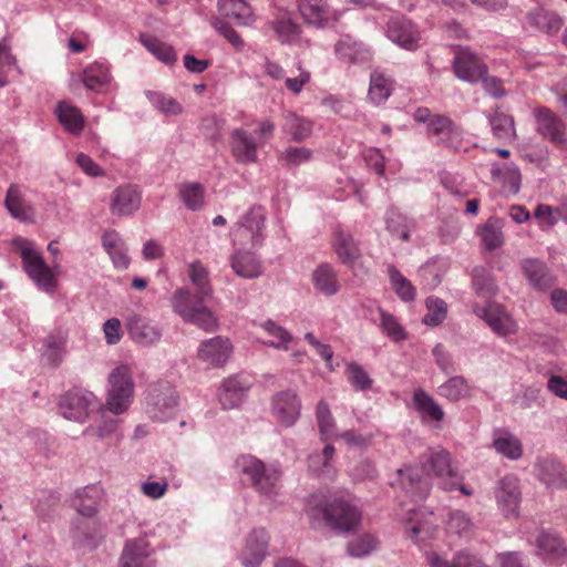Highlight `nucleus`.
<instances>
[{
	"instance_id": "18",
	"label": "nucleus",
	"mask_w": 567,
	"mask_h": 567,
	"mask_svg": "<svg viewBox=\"0 0 567 567\" xmlns=\"http://www.w3.org/2000/svg\"><path fill=\"white\" fill-rule=\"evenodd\" d=\"M388 38L405 50H415L420 45V32L416 27L403 17H393L388 23Z\"/></svg>"
},
{
	"instance_id": "20",
	"label": "nucleus",
	"mask_w": 567,
	"mask_h": 567,
	"mask_svg": "<svg viewBox=\"0 0 567 567\" xmlns=\"http://www.w3.org/2000/svg\"><path fill=\"white\" fill-rule=\"evenodd\" d=\"M142 194L135 185H123L115 188L111 195L110 209L113 215L130 216L138 210Z\"/></svg>"
},
{
	"instance_id": "1",
	"label": "nucleus",
	"mask_w": 567,
	"mask_h": 567,
	"mask_svg": "<svg viewBox=\"0 0 567 567\" xmlns=\"http://www.w3.org/2000/svg\"><path fill=\"white\" fill-rule=\"evenodd\" d=\"M421 470L408 466L398 470L402 487L413 496L424 498L432 485L431 477L439 480L444 491L458 485V472L452 466L451 454L444 449H431L421 456Z\"/></svg>"
},
{
	"instance_id": "43",
	"label": "nucleus",
	"mask_w": 567,
	"mask_h": 567,
	"mask_svg": "<svg viewBox=\"0 0 567 567\" xmlns=\"http://www.w3.org/2000/svg\"><path fill=\"white\" fill-rule=\"evenodd\" d=\"M140 41L145 47V49L161 62L167 65L175 63L176 53L172 45L161 41L154 35L145 33L140 35Z\"/></svg>"
},
{
	"instance_id": "25",
	"label": "nucleus",
	"mask_w": 567,
	"mask_h": 567,
	"mask_svg": "<svg viewBox=\"0 0 567 567\" xmlns=\"http://www.w3.org/2000/svg\"><path fill=\"white\" fill-rule=\"evenodd\" d=\"M332 248L338 259L348 267H353L360 259L361 251L350 233L342 229L334 231L332 237Z\"/></svg>"
},
{
	"instance_id": "60",
	"label": "nucleus",
	"mask_w": 567,
	"mask_h": 567,
	"mask_svg": "<svg viewBox=\"0 0 567 567\" xmlns=\"http://www.w3.org/2000/svg\"><path fill=\"white\" fill-rule=\"evenodd\" d=\"M151 101L156 109L166 115H177L183 111L182 105L175 99L162 93H152Z\"/></svg>"
},
{
	"instance_id": "10",
	"label": "nucleus",
	"mask_w": 567,
	"mask_h": 567,
	"mask_svg": "<svg viewBox=\"0 0 567 567\" xmlns=\"http://www.w3.org/2000/svg\"><path fill=\"white\" fill-rule=\"evenodd\" d=\"M404 526L409 538L421 546L433 536L437 522L431 511L409 508L408 516L404 518Z\"/></svg>"
},
{
	"instance_id": "24",
	"label": "nucleus",
	"mask_w": 567,
	"mask_h": 567,
	"mask_svg": "<svg viewBox=\"0 0 567 567\" xmlns=\"http://www.w3.org/2000/svg\"><path fill=\"white\" fill-rule=\"evenodd\" d=\"M102 247L117 270H125L131 264L127 247L122 236L114 229L106 230L102 236Z\"/></svg>"
},
{
	"instance_id": "63",
	"label": "nucleus",
	"mask_w": 567,
	"mask_h": 567,
	"mask_svg": "<svg viewBox=\"0 0 567 567\" xmlns=\"http://www.w3.org/2000/svg\"><path fill=\"white\" fill-rule=\"evenodd\" d=\"M75 162L87 176L99 177L105 175L104 169L97 163H95L90 156L83 153H79L76 155Z\"/></svg>"
},
{
	"instance_id": "57",
	"label": "nucleus",
	"mask_w": 567,
	"mask_h": 567,
	"mask_svg": "<svg viewBox=\"0 0 567 567\" xmlns=\"http://www.w3.org/2000/svg\"><path fill=\"white\" fill-rule=\"evenodd\" d=\"M179 194L186 207L192 210L199 209L204 204V187L198 183L182 185Z\"/></svg>"
},
{
	"instance_id": "50",
	"label": "nucleus",
	"mask_w": 567,
	"mask_h": 567,
	"mask_svg": "<svg viewBox=\"0 0 567 567\" xmlns=\"http://www.w3.org/2000/svg\"><path fill=\"white\" fill-rule=\"evenodd\" d=\"M317 421L319 432L323 441L336 437V423L331 414L330 408L326 401H320L317 405Z\"/></svg>"
},
{
	"instance_id": "38",
	"label": "nucleus",
	"mask_w": 567,
	"mask_h": 567,
	"mask_svg": "<svg viewBox=\"0 0 567 567\" xmlns=\"http://www.w3.org/2000/svg\"><path fill=\"white\" fill-rule=\"evenodd\" d=\"M426 561L431 567H488L480 558L466 551H458L453 561H449L439 554H426Z\"/></svg>"
},
{
	"instance_id": "37",
	"label": "nucleus",
	"mask_w": 567,
	"mask_h": 567,
	"mask_svg": "<svg viewBox=\"0 0 567 567\" xmlns=\"http://www.w3.org/2000/svg\"><path fill=\"white\" fill-rule=\"evenodd\" d=\"M493 447L498 454L513 461L519 460L523 455L520 440L507 431H501L495 434Z\"/></svg>"
},
{
	"instance_id": "44",
	"label": "nucleus",
	"mask_w": 567,
	"mask_h": 567,
	"mask_svg": "<svg viewBox=\"0 0 567 567\" xmlns=\"http://www.w3.org/2000/svg\"><path fill=\"white\" fill-rule=\"evenodd\" d=\"M477 233L487 250H495L504 243L503 224L498 218H488Z\"/></svg>"
},
{
	"instance_id": "30",
	"label": "nucleus",
	"mask_w": 567,
	"mask_h": 567,
	"mask_svg": "<svg viewBox=\"0 0 567 567\" xmlns=\"http://www.w3.org/2000/svg\"><path fill=\"white\" fill-rule=\"evenodd\" d=\"M393 89L394 81L391 76L378 69L371 72L368 97L373 104L384 103L392 94Z\"/></svg>"
},
{
	"instance_id": "2",
	"label": "nucleus",
	"mask_w": 567,
	"mask_h": 567,
	"mask_svg": "<svg viewBox=\"0 0 567 567\" xmlns=\"http://www.w3.org/2000/svg\"><path fill=\"white\" fill-rule=\"evenodd\" d=\"M188 276L196 293L192 295L184 288L177 289L172 299L173 308L185 321L207 332L214 331L217 328V319L205 305L213 292L209 272L200 261H194L188 267Z\"/></svg>"
},
{
	"instance_id": "48",
	"label": "nucleus",
	"mask_w": 567,
	"mask_h": 567,
	"mask_svg": "<svg viewBox=\"0 0 567 567\" xmlns=\"http://www.w3.org/2000/svg\"><path fill=\"white\" fill-rule=\"evenodd\" d=\"M261 328L269 337H271L269 341L265 342L266 344L276 349H289L288 344L291 342L292 336L285 328L272 320L262 322Z\"/></svg>"
},
{
	"instance_id": "11",
	"label": "nucleus",
	"mask_w": 567,
	"mask_h": 567,
	"mask_svg": "<svg viewBox=\"0 0 567 567\" xmlns=\"http://www.w3.org/2000/svg\"><path fill=\"white\" fill-rule=\"evenodd\" d=\"M494 495L499 511L505 517H517L522 501L519 481L513 475L501 478L494 488Z\"/></svg>"
},
{
	"instance_id": "36",
	"label": "nucleus",
	"mask_w": 567,
	"mask_h": 567,
	"mask_svg": "<svg viewBox=\"0 0 567 567\" xmlns=\"http://www.w3.org/2000/svg\"><path fill=\"white\" fill-rule=\"evenodd\" d=\"M315 288L324 296H333L339 291L338 275L329 264L317 267L312 275Z\"/></svg>"
},
{
	"instance_id": "33",
	"label": "nucleus",
	"mask_w": 567,
	"mask_h": 567,
	"mask_svg": "<svg viewBox=\"0 0 567 567\" xmlns=\"http://www.w3.org/2000/svg\"><path fill=\"white\" fill-rule=\"evenodd\" d=\"M218 10L237 25H249L254 21L251 9L244 0H218Z\"/></svg>"
},
{
	"instance_id": "26",
	"label": "nucleus",
	"mask_w": 567,
	"mask_h": 567,
	"mask_svg": "<svg viewBox=\"0 0 567 567\" xmlns=\"http://www.w3.org/2000/svg\"><path fill=\"white\" fill-rule=\"evenodd\" d=\"M121 567H155L150 559L148 545L143 539L126 542L122 556Z\"/></svg>"
},
{
	"instance_id": "64",
	"label": "nucleus",
	"mask_w": 567,
	"mask_h": 567,
	"mask_svg": "<svg viewBox=\"0 0 567 567\" xmlns=\"http://www.w3.org/2000/svg\"><path fill=\"white\" fill-rule=\"evenodd\" d=\"M215 29L221 34L224 38L228 40L236 49L240 50L244 48V40L240 35L226 22L216 19L214 22Z\"/></svg>"
},
{
	"instance_id": "51",
	"label": "nucleus",
	"mask_w": 567,
	"mask_h": 567,
	"mask_svg": "<svg viewBox=\"0 0 567 567\" xmlns=\"http://www.w3.org/2000/svg\"><path fill=\"white\" fill-rule=\"evenodd\" d=\"M274 29L281 42H292L300 34V25L297 24L287 12L277 17Z\"/></svg>"
},
{
	"instance_id": "32",
	"label": "nucleus",
	"mask_w": 567,
	"mask_h": 567,
	"mask_svg": "<svg viewBox=\"0 0 567 567\" xmlns=\"http://www.w3.org/2000/svg\"><path fill=\"white\" fill-rule=\"evenodd\" d=\"M101 408L96 395L85 389H73V420L83 422L92 412Z\"/></svg>"
},
{
	"instance_id": "16",
	"label": "nucleus",
	"mask_w": 567,
	"mask_h": 567,
	"mask_svg": "<svg viewBox=\"0 0 567 567\" xmlns=\"http://www.w3.org/2000/svg\"><path fill=\"white\" fill-rule=\"evenodd\" d=\"M233 346L229 339L217 336L200 343L197 357L207 367H223L230 357Z\"/></svg>"
},
{
	"instance_id": "55",
	"label": "nucleus",
	"mask_w": 567,
	"mask_h": 567,
	"mask_svg": "<svg viewBox=\"0 0 567 567\" xmlns=\"http://www.w3.org/2000/svg\"><path fill=\"white\" fill-rule=\"evenodd\" d=\"M346 375L350 384L357 391H365L371 388L373 380L368 372L358 363L349 362L346 367Z\"/></svg>"
},
{
	"instance_id": "53",
	"label": "nucleus",
	"mask_w": 567,
	"mask_h": 567,
	"mask_svg": "<svg viewBox=\"0 0 567 567\" xmlns=\"http://www.w3.org/2000/svg\"><path fill=\"white\" fill-rule=\"evenodd\" d=\"M379 546L378 539L371 534H363L353 538L348 544V554L361 558L370 555Z\"/></svg>"
},
{
	"instance_id": "8",
	"label": "nucleus",
	"mask_w": 567,
	"mask_h": 567,
	"mask_svg": "<svg viewBox=\"0 0 567 567\" xmlns=\"http://www.w3.org/2000/svg\"><path fill=\"white\" fill-rule=\"evenodd\" d=\"M177 400L176 391L167 382L151 386L147 395L150 417L159 422L168 420L177 406Z\"/></svg>"
},
{
	"instance_id": "5",
	"label": "nucleus",
	"mask_w": 567,
	"mask_h": 567,
	"mask_svg": "<svg viewBox=\"0 0 567 567\" xmlns=\"http://www.w3.org/2000/svg\"><path fill=\"white\" fill-rule=\"evenodd\" d=\"M12 247L20 255L25 272L35 285L47 292L53 291L56 288L55 266L50 267L34 244L22 237L14 238Z\"/></svg>"
},
{
	"instance_id": "61",
	"label": "nucleus",
	"mask_w": 567,
	"mask_h": 567,
	"mask_svg": "<svg viewBox=\"0 0 567 567\" xmlns=\"http://www.w3.org/2000/svg\"><path fill=\"white\" fill-rule=\"evenodd\" d=\"M311 155L312 153L309 148L288 147L285 152L281 153L280 159L284 161L287 165L298 166L310 161Z\"/></svg>"
},
{
	"instance_id": "46",
	"label": "nucleus",
	"mask_w": 567,
	"mask_h": 567,
	"mask_svg": "<svg viewBox=\"0 0 567 567\" xmlns=\"http://www.w3.org/2000/svg\"><path fill=\"white\" fill-rule=\"evenodd\" d=\"M489 124L494 136L499 141L511 142L516 135L513 117L503 112L495 111L489 117Z\"/></svg>"
},
{
	"instance_id": "27",
	"label": "nucleus",
	"mask_w": 567,
	"mask_h": 567,
	"mask_svg": "<svg viewBox=\"0 0 567 567\" xmlns=\"http://www.w3.org/2000/svg\"><path fill=\"white\" fill-rule=\"evenodd\" d=\"M520 269L533 288L543 290L551 286L553 279L550 272L542 260L537 258H526L522 260Z\"/></svg>"
},
{
	"instance_id": "62",
	"label": "nucleus",
	"mask_w": 567,
	"mask_h": 567,
	"mask_svg": "<svg viewBox=\"0 0 567 567\" xmlns=\"http://www.w3.org/2000/svg\"><path fill=\"white\" fill-rule=\"evenodd\" d=\"M447 528L458 535L465 534L471 528V520L465 513L461 511L452 512L449 516Z\"/></svg>"
},
{
	"instance_id": "34",
	"label": "nucleus",
	"mask_w": 567,
	"mask_h": 567,
	"mask_svg": "<svg viewBox=\"0 0 567 567\" xmlns=\"http://www.w3.org/2000/svg\"><path fill=\"white\" fill-rule=\"evenodd\" d=\"M230 265L234 271L247 279H252L261 274V264L250 251H237L231 256Z\"/></svg>"
},
{
	"instance_id": "4",
	"label": "nucleus",
	"mask_w": 567,
	"mask_h": 567,
	"mask_svg": "<svg viewBox=\"0 0 567 567\" xmlns=\"http://www.w3.org/2000/svg\"><path fill=\"white\" fill-rule=\"evenodd\" d=\"M135 383L127 364L115 367L107 377V388L103 406L113 415H122L130 410L134 400Z\"/></svg>"
},
{
	"instance_id": "41",
	"label": "nucleus",
	"mask_w": 567,
	"mask_h": 567,
	"mask_svg": "<svg viewBox=\"0 0 567 567\" xmlns=\"http://www.w3.org/2000/svg\"><path fill=\"white\" fill-rule=\"evenodd\" d=\"M437 393L452 402L467 399L472 394V386L461 375L452 377L439 386Z\"/></svg>"
},
{
	"instance_id": "56",
	"label": "nucleus",
	"mask_w": 567,
	"mask_h": 567,
	"mask_svg": "<svg viewBox=\"0 0 567 567\" xmlns=\"http://www.w3.org/2000/svg\"><path fill=\"white\" fill-rule=\"evenodd\" d=\"M380 327L382 331L394 342L406 338V331L393 315L380 310Z\"/></svg>"
},
{
	"instance_id": "19",
	"label": "nucleus",
	"mask_w": 567,
	"mask_h": 567,
	"mask_svg": "<svg viewBox=\"0 0 567 567\" xmlns=\"http://www.w3.org/2000/svg\"><path fill=\"white\" fill-rule=\"evenodd\" d=\"M229 147L234 159L238 164L256 163L258 159L259 144L244 128H236L230 133Z\"/></svg>"
},
{
	"instance_id": "7",
	"label": "nucleus",
	"mask_w": 567,
	"mask_h": 567,
	"mask_svg": "<svg viewBox=\"0 0 567 567\" xmlns=\"http://www.w3.org/2000/svg\"><path fill=\"white\" fill-rule=\"evenodd\" d=\"M413 117L416 122L427 124V135L436 138V143L454 150L460 148L463 132L450 117L432 114L426 107L416 109Z\"/></svg>"
},
{
	"instance_id": "42",
	"label": "nucleus",
	"mask_w": 567,
	"mask_h": 567,
	"mask_svg": "<svg viewBox=\"0 0 567 567\" xmlns=\"http://www.w3.org/2000/svg\"><path fill=\"white\" fill-rule=\"evenodd\" d=\"M245 396V386L237 377L224 381L219 392V401L225 409L238 406Z\"/></svg>"
},
{
	"instance_id": "45",
	"label": "nucleus",
	"mask_w": 567,
	"mask_h": 567,
	"mask_svg": "<svg viewBox=\"0 0 567 567\" xmlns=\"http://www.w3.org/2000/svg\"><path fill=\"white\" fill-rule=\"evenodd\" d=\"M413 402L415 409L423 415L424 419L439 422L443 420V410L424 390L419 389L414 392Z\"/></svg>"
},
{
	"instance_id": "17",
	"label": "nucleus",
	"mask_w": 567,
	"mask_h": 567,
	"mask_svg": "<svg viewBox=\"0 0 567 567\" xmlns=\"http://www.w3.org/2000/svg\"><path fill=\"white\" fill-rule=\"evenodd\" d=\"M301 402L297 393L286 390L277 393L272 399V414L284 426H291L300 416Z\"/></svg>"
},
{
	"instance_id": "47",
	"label": "nucleus",
	"mask_w": 567,
	"mask_h": 567,
	"mask_svg": "<svg viewBox=\"0 0 567 567\" xmlns=\"http://www.w3.org/2000/svg\"><path fill=\"white\" fill-rule=\"evenodd\" d=\"M284 130L291 135V138L295 142H302L311 135L312 122L308 118L290 113L286 116Z\"/></svg>"
},
{
	"instance_id": "58",
	"label": "nucleus",
	"mask_w": 567,
	"mask_h": 567,
	"mask_svg": "<svg viewBox=\"0 0 567 567\" xmlns=\"http://www.w3.org/2000/svg\"><path fill=\"white\" fill-rule=\"evenodd\" d=\"M473 286L477 293L489 297L495 293L496 287L489 270L485 267H476L473 270Z\"/></svg>"
},
{
	"instance_id": "12",
	"label": "nucleus",
	"mask_w": 567,
	"mask_h": 567,
	"mask_svg": "<svg viewBox=\"0 0 567 567\" xmlns=\"http://www.w3.org/2000/svg\"><path fill=\"white\" fill-rule=\"evenodd\" d=\"M269 535L264 528L252 529L246 537L239 554L245 567H258L267 556Z\"/></svg>"
},
{
	"instance_id": "23",
	"label": "nucleus",
	"mask_w": 567,
	"mask_h": 567,
	"mask_svg": "<svg viewBox=\"0 0 567 567\" xmlns=\"http://www.w3.org/2000/svg\"><path fill=\"white\" fill-rule=\"evenodd\" d=\"M537 555L550 563L561 564L567 558L565 542L553 532L542 530L536 540Z\"/></svg>"
},
{
	"instance_id": "22",
	"label": "nucleus",
	"mask_w": 567,
	"mask_h": 567,
	"mask_svg": "<svg viewBox=\"0 0 567 567\" xmlns=\"http://www.w3.org/2000/svg\"><path fill=\"white\" fill-rule=\"evenodd\" d=\"M298 9L306 23L318 28L338 20L337 12L326 0H299Z\"/></svg>"
},
{
	"instance_id": "15",
	"label": "nucleus",
	"mask_w": 567,
	"mask_h": 567,
	"mask_svg": "<svg viewBox=\"0 0 567 567\" xmlns=\"http://www.w3.org/2000/svg\"><path fill=\"white\" fill-rule=\"evenodd\" d=\"M474 312L483 318L498 336L505 337L513 334L517 330L516 322L502 305L489 303L486 307L476 306Z\"/></svg>"
},
{
	"instance_id": "52",
	"label": "nucleus",
	"mask_w": 567,
	"mask_h": 567,
	"mask_svg": "<svg viewBox=\"0 0 567 567\" xmlns=\"http://www.w3.org/2000/svg\"><path fill=\"white\" fill-rule=\"evenodd\" d=\"M391 286L395 293L403 301H411L415 297V288L395 267L390 266L388 269Z\"/></svg>"
},
{
	"instance_id": "13",
	"label": "nucleus",
	"mask_w": 567,
	"mask_h": 567,
	"mask_svg": "<svg viewBox=\"0 0 567 567\" xmlns=\"http://www.w3.org/2000/svg\"><path fill=\"white\" fill-rule=\"evenodd\" d=\"M537 132L554 145L563 147L566 144L565 123L548 107L539 106L534 111Z\"/></svg>"
},
{
	"instance_id": "28",
	"label": "nucleus",
	"mask_w": 567,
	"mask_h": 567,
	"mask_svg": "<svg viewBox=\"0 0 567 567\" xmlns=\"http://www.w3.org/2000/svg\"><path fill=\"white\" fill-rule=\"evenodd\" d=\"M68 342V331L55 330L50 333L43 343L41 360L48 365H58L64 354Z\"/></svg>"
},
{
	"instance_id": "35",
	"label": "nucleus",
	"mask_w": 567,
	"mask_h": 567,
	"mask_svg": "<svg viewBox=\"0 0 567 567\" xmlns=\"http://www.w3.org/2000/svg\"><path fill=\"white\" fill-rule=\"evenodd\" d=\"M6 206L10 214L20 220H29L33 217L32 206L25 202L22 190L18 185H11L7 192Z\"/></svg>"
},
{
	"instance_id": "39",
	"label": "nucleus",
	"mask_w": 567,
	"mask_h": 567,
	"mask_svg": "<svg viewBox=\"0 0 567 567\" xmlns=\"http://www.w3.org/2000/svg\"><path fill=\"white\" fill-rule=\"evenodd\" d=\"M128 332L134 341L143 346L153 344L161 338L159 331L141 317L131 318Z\"/></svg>"
},
{
	"instance_id": "49",
	"label": "nucleus",
	"mask_w": 567,
	"mask_h": 567,
	"mask_svg": "<svg viewBox=\"0 0 567 567\" xmlns=\"http://www.w3.org/2000/svg\"><path fill=\"white\" fill-rule=\"evenodd\" d=\"M338 58L346 62L358 61L364 52L363 45L354 41L351 37L340 38L334 48Z\"/></svg>"
},
{
	"instance_id": "31",
	"label": "nucleus",
	"mask_w": 567,
	"mask_h": 567,
	"mask_svg": "<svg viewBox=\"0 0 567 567\" xmlns=\"http://www.w3.org/2000/svg\"><path fill=\"white\" fill-rule=\"evenodd\" d=\"M82 81L87 90L103 93L111 82L110 70L104 63L94 62L89 64L83 71Z\"/></svg>"
},
{
	"instance_id": "6",
	"label": "nucleus",
	"mask_w": 567,
	"mask_h": 567,
	"mask_svg": "<svg viewBox=\"0 0 567 567\" xmlns=\"http://www.w3.org/2000/svg\"><path fill=\"white\" fill-rule=\"evenodd\" d=\"M236 465L245 482H248L258 493L276 495L281 472L276 465H266L251 455H243L237 458Z\"/></svg>"
},
{
	"instance_id": "14",
	"label": "nucleus",
	"mask_w": 567,
	"mask_h": 567,
	"mask_svg": "<svg viewBox=\"0 0 567 567\" xmlns=\"http://www.w3.org/2000/svg\"><path fill=\"white\" fill-rule=\"evenodd\" d=\"M453 69L458 79L471 83L483 79L488 70L483 60L467 49L457 51L454 58Z\"/></svg>"
},
{
	"instance_id": "3",
	"label": "nucleus",
	"mask_w": 567,
	"mask_h": 567,
	"mask_svg": "<svg viewBox=\"0 0 567 567\" xmlns=\"http://www.w3.org/2000/svg\"><path fill=\"white\" fill-rule=\"evenodd\" d=\"M308 515L310 518L322 515L328 526L344 533L353 529L361 520V512L343 498L328 501L312 496L308 503Z\"/></svg>"
},
{
	"instance_id": "54",
	"label": "nucleus",
	"mask_w": 567,
	"mask_h": 567,
	"mask_svg": "<svg viewBox=\"0 0 567 567\" xmlns=\"http://www.w3.org/2000/svg\"><path fill=\"white\" fill-rule=\"evenodd\" d=\"M427 312L423 318V322L427 326H439L447 315V305L444 300L431 296L426 299Z\"/></svg>"
},
{
	"instance_id": "29",
	"label": "nucleus",
	"mask_w": 567,
	"mask_h": 567,
	"mask_svg": "<svg viewBox=\"0 0 567 567\" xmlns=\"http://www.w3.org/2000/svg\"><path fill=\"white\" fill-rule=\"evenodd\" d=\"M538 478L550 488L565 486L567 477L563 465L554 458L539 460L537 465Z\"/></svg>"
},
{
	"instance_id": "59",
	"label": "nucleus",
	"mask_w": 567,
	"mask_h": 567,
	"mask_svg": "<svg viewBox=\"0 0 567 567\" xmlns=\"http://www.w3.org/2000/svg\"><path fill=\"white\" fill-rule=\"evenodd\" d=\"M101 412V415H100V420H99V423L95 427V434L100 437V439H105V437H109L111 436L112 434H114L120 424H121V420L118 417H116L117 415H110L109 411L105 410V406H101L100 410Z\"/></svg>"
},
{
	"instance_id": "40",
	"label": "nucleus",
	"mask_w": 567,
	"mask_h": 567,
	"mask_svg": "<svg viewBox=\"0 0 567 567\" xmlns=\"http://www.w3.org/2000/svg\"><path fill=\"white\" fill-rule=\"evenodd\" d=\"M527 19L532 25L546 33H556L564 24L559 14L544 9H536L528 12Z\"/></svg>"
},
{
	"instance_id": "21",
	"label": "nucleus",
	"mask_w": 567,
	"mask_h": 567,
	"mask_svg": "<svg viewBox=\"0 0 567 567\" xmlns=\"http://www.w3.org/2000/svg\"><path fill=\"white\" fill-rule=\"evenodd\" d=\"M262 70L264 74L272 81H284L285 87L296 95L301 93L303 86L310 81V72L302 69L300 64L298 65L299 74L292 78H286L285 69L269 58H265Z\"/></svg>"
},
{
	"instance_id": "9",
	"label": "nucleus",
	"mask_w": 567,
	"mask_h": 567,
	"mask_svg": "<svg viewBox=\"0 0 567 567\" xmlns=\"http://www.w3.org/2000/svg\"><path fill=\"white\" fill-rule=\"evenodd\" d=\"M265 224V210L262 207H252L241 218L233 230L234 243L241 246L256 247L261 244Z\"/></svg>"
}]
</instances>
